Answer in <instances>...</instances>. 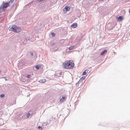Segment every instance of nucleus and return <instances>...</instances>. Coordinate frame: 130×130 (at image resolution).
<instances>
[{"instance_id":"obj_23","label":"nucleus","mask_w":130,"mask_h":130,"mask_svg":"<svg viewBox=\"0 0 130 130\" xmlns=\"http://www.w3.org/2000/svg\"><path fill=\"white\" fill-rule=\"evenodd\" d=\"M30 54L31 56H33V53L32 52L30 53Z\"/></svg>"},{"instance_id":"obj_16","label":"nucleus","mask_w":130,"mask_h":130,"mask_svg":"<svg viewBox=\"0 0 130 130\" xmlns=\"http://www.w3.org/2000/svg\"><path fill=\"white\" fill-rule=\"evenodd\" d=\"M51 35L53 37H55V33L52 32L51 33Z\"/></svg>"},{"instance_id":"obj_25","label":"nucleus","mask_w":130,"mask_h":130,"mask_svg":"<svg viewBox=\"0 0 130 130\" xmlns=\"http://www.w3.org/2000/svg\"><path fill=\"white\" fill-rule=\"evenodd\" d=\"M1 72V71H0V72Z\"/></svg>"},{"instance_id":"obj_24","label":"nucleus","mask_w":130,"mask_h":130,"mask_svg":"<svg viewBox=\"0 0 130 130\" xmlns=\"http://www.w3.org/2000/svg\"><path fill=\"white\" fill-rule=\"evenodd\" d=\"M78 84V83H77L76 84V85H77Z\"/></svg>"},{"instance_id":"obj_9","label":"nucleus","mask_w":130,"mask_h":130,"mask_svg":"<svg viewBox=\"0 0 130 130\" xmlns=\"http://www.w3.org/2000/svg\"><path fill=\"white\" fill-rule=\"evenodd\" d=\"M77 26V24L76 23H73L72 25H71V27L73 28H75Z\"/></svg>"},{"instance_id":"obj_14","label":"nucleus","mask_w":130,"mask_h":130,"mask_svg":"<svg viewBox=\"0 0 130 130\" xmlns=\"http://www.w3.org/2000/svg\"><path fill=\"white\" fill-rule=\"evenodd\" d=\"M74 46H71L69 48V50H72L74 48Z\"/></svg>"},{"instance_id":"obj_22","label":"nucleus","mask_w":130,"mask_h":130,"mask_svg":"<svg viewBox=\"0 0 130 130\" xmlns=\"http://www.w3.org/2000/svg\"><path fill=\"white\" fill-rule=\"evenodd\" d=\"M30 75H28L27 76V77L28 78H29L30 77Z\"/></svg>"},{"instance_id":"obj_15","label":"nucleus","mask_w":130,"mask_h":130,"mask_svg":"<svg viewBox=\"0 0 130 130\" xmlns=\"http://www.w3.org/2000/svg\"><path fill=\"white\" fill-rule=\"evenodd\" d=\"M86 70L83 73V75H85L86 74V73L87 72H86Z\"/></svg>"},{"instance_id":"obj_3","label":"nucleus","mask_w":130,"mask_h":130,"mask_svg":"<svg viewBox=\"0 0 130 130\" xmlns=\"http://www.w3.org/2000/svg\"><path fill=\"white\" fill-rule=\"evenodd\" d=\"M16 26L15 25H13L10 26L9 27V30H10L15 32Z\"/></svg>"},{"instance_id":"obj_5","label":"nucleus","mask_w":130,"mask_h":130,"mask_svg":"<svg viewBox=\"0 0 130 130\" xmlns=\"http://www.w3.org/2000/svg\"><path fill=\"white\" fill-rule=\"evenodd\" d=\"M14 0H12L10 1L9 2V6L12 7L13 6L14 4Z\"/></svg>"},{"instance_id":"obj_2","label":"nucleus","mask_w":130,"mask_h":130,"mask_svg":"<svg viewBox=\"0 0 130 130\" xmlns=\"http://www.w3.org/2000/svg\"><path fill=\"white\" fill-rule=\"evenodd\" d=\"M8 3H4L0 7V11H2L5 10V8L8 7Z\"/></svg>"},{"instance_id":"obj_8","label":"nucleus","mask_w":130,"mask_h":130,"mask_svg":"<svg viewBox=\"0 0 130 130\" xmlns=\"http://www.w3.org/2000/svg\"><path fill=\"white\" fill-rule=\"evenodd\" d=\"M74 66H64L63 67L66 69H70L73 67Z\"/></svg>"},{"instance_id":"obj_1","label":"nucleus","mask_w":130,"mask_h":130,"mask_svg":"<svg viewBox=\"0 0 130 130\" xmlns=\"http://www.w3.org/2000/svg\"><path fill=\"white\" fill-rule=\"evenodd\" d=\"M63 65H74V62L71 60H69L65 61L63 63Z\"/></svg>"},{"instance_id":"obj_10","label":"nucleus","mask_w":130,"mask_h":130,"mask_svg":"<svg viewBox=\"0 0 130 130\" xmlns=\"http://www.w3.org/2000/svg\"><path fill=\"white\" fill-rule=\"evenodd\" d=\"M107 50H105L101 53V55L102 56L104 54L106 53L107 52Z\"/></svg>"},{"instance_id":"obj_12","label":"nucleus","mask_w":130,"mask_h":130,"mask_svg":"<svg viewBox=\"0 0 130 130\" xmlns=\"http://www.w3.org/2000/svg\"><path fill=\"white\" fill-rule=\"evenodd\" d=\"M66 98L67 97L66 96H64L63 97H62L61 98L60 100V102H63V101L65 99H66Z\"/></svg>"},{"instance_id":"obj_7","label":"nucleus","mask_w":130,"mask_h":130,"mask_svg":"<svg viewBox=\"0 0 130 130\" xmlns=\"http://www.w3.org/2000/svg\"><path fill=\"white\" fill-rule=\"evenodd\" d=\"M21 30V29L20 27L16 26L15 32L17 33L19 32Z\"/></svg>"},{"instance_id":"obj_20","label":"nucleus","mask_w":130,"mask_h":130,"mask_svg":"<svg viewBox=\"0 0 130 130\" xmlns=\"http://www.w3.org/2000/svg\"><path fill=\"white\" fill-rule=\"evenodd\" d=\"M40 67L39 66H36V68L37 69H39Z\"/></svg>"},{"instance_id":"obj_13","label":"nucleus","mask_w":130,"mask_h":130,"mask_svg":"<svg viewBox=\"0 0 130 130\" xmlns=\"http://www.w3.org/2000/svg\"><path fill=\"white\" fill-rule=\"evenodd\" d=\"M123 19V18L122 16H120L117 19V20L118 21L119 20H122Z\"/></svg>"},{"instance_id":"obj_17","label":"nucleus","mask_w":130,"mask_h":130,"mask_svg":"<svg viewBox=\"0 0 130 130\" xmlns=\"http://www.w3.org/2000/svg\"><path fill=\"white\" fill-rule=\"evenodd\" d=\"M30 113H28V114L26 115V116L27 117V118H28V117H29V116H30Z\"/></svg>"},{"instance_id":"obj_11","label":"nucleus","mask_w":130,"mask_h":130,"mask_svg":"<svg viewBox=\"0 0 130 130\" xmlns=\"http://www.w3.org/2000/svg\"><path fill=\"white\" fill-rule=\"evenodd\" d=\"M46 79H44L40 80V81H39V82L40 83H43L45 82H46Z\"/></svg>"},{"instance_id":"obj_19","label":"nucleus","mask_w":130,"mask_h":130,"mask_svg":"<svg viewBox=\"0 0 130 130\" xmlns=\"http://www.w3.org/2000/svg\"><path fill=\"white\" fill-rule=\"evenodd\" d=\"M5 95L4 94H2L0 96L1 98H4V97Z\"/></svg>"},{"instance_id":"obj_6","label":"nucleus","mask_w":130,"mask_h":130,"mask_svg":"<svg viewBox=\"0 0 130 130\" xmlns=\"http://www.w3.org/2000/svg\"><path fill=\"white\" fill-rule=\"evenodd\" d=\"M55 74L57 76L59 77L62 74V73L60 71H57L56 72Z\"/></svg>"},{"instance_id":"obj_18","label":"nucleus","mask_w":130,"mask_h":130,"mask_svg":"<svg viewBox=\"0 0 130 130\" xmlns=\"http://www.w3.org/2000/svg\"><path fill=\"white\" fill-rule=\"evenodd\" d=\"M38 128L39 129H41V130H42L43 129V128L42 127L39 126L38 127Z\"/></svg>"},{"instance_id":"obj_4","label":"nucleus","mask_w":130,"mask_h":130,"mask_svg":"<svg viewBox=\"0 0 130 130\" xmlns=\"http://www.w3.org/2000/svg\"><path fill=\"white\" fill-rule=\"evenodd\" d=\"M70 9V7L69 6H66L63 9V11L64 13H66L68 11H69Z\"/></svg>"},{"instance_id":"obj_21","label":"nucleus","mask_w":130,"mask_h":130,"mask_svg":"<svg viewBox=\"0 0 130 130\" xmlns=\"http://www.w3.org/2000/svg\"><path fill=\"white\" fill-rule=\"evenodd\" d=\"M45 0H38V1L39 2H42L43 1Z\"/></svg>"}]
</instances>
